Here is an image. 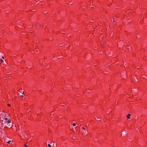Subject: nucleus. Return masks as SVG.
<instances>
[{"label":"nucleus","mask_w":147,"mask_h":147,"mask_svg":"<svg viewBox=\"0 0 147 147\" xmlns=\"http://www.w3.org/2000/svg\"><path fill=\"white\" fill-rule=\"evenodd\" d=\"M73 125L74 126H75L76 125V124L75 123H74L73 124Z\"/></svg>","instance_id":"11"},{"label":"nucleus","mask_w":147,"mask_h":147,"mask_svg":"<svg viewBox=\"0 0 147 147\" xmlns=\"http://www.w3.org/2000/svg\"><path fill=\"white\" fill-rule=\"evenodd\" d=\"M62 117H63L62 116H61H61H59V118H62Z\"/></svg>","instance_id":"12"},{"label":"nucleus","mask_w":147,"mask_h":147,"mask_svg":"<svg viewBox=\"0 0 147 147\" xmlns=\"http://www.w3.org/2000/svg\"><path fill=\"white\" fill-rule=\"evenodd\" d=\"M95 118L98 121H100L101 119L100 118L98 117L97 116H96V117H95Z\"/></svg>","instance_id":"3"},{"label":"nucleus","mask_w":147,"mask_h":147,"mask_svg":"<svg viewBox=\"0 0 147 147\" xmlns=\"http://www.w3.org/2000/svg\"><path fill=\"white\" fill-rule=\"evenodd\" d=\"M0 61L1 63H3V60L2 59H1L0 60Z\"/></svg>","instance_id":"7"},{"label":"nucleus","mask_w":147,"mask_h":147,"mask_svg":"<svg viewBox=\"0 0 147 147\" xmlns=\"http://www.w3.org/2000/svg\"><path fill=\"white\" fill-rule=\"evenodd\" d=\"M81 133L84 136H86L88 134V131L87 130H83L81 131Z\"/></svg>","instance_id":"2"},{"label":"nucleus","mask_w":147,"mask_h":147,"mask_svg":"<svg viewBox=\"0 0 147 147\" xmlns=\"http://www.w3.org/2000/svg\"><path fill=\"white\" fill-rule=\"evenodd\" d=\"M2 58H3V59H4V57H3H3H2Z\"/></svg>","instance_id":"17"},{"label":"nucleus","mask_w":147,"mask_h":147,"mask_svg":"<svg viewBox=\"0 0 147 147\" xmlns=\"http://www.w3.org/2000/svg\"><path fill=\"white\" fill-rule=\"evenodd\" d=\"M21 92L22 94H23L24 93V92L23 91L22 92H22Z\"/></svg>","instance_id":"15"},{"label":"nucleus","mask_w":147,"mask_h":147,"mask_svg":"<svg viewBox=\"0 0 147 147\" xmlns=\"http://www.w3.org/2000/svg\"><path fill=\"white\" fill-rule=\"evenodd\" d=\"M116 20H115V18H113V22H116Z\"/></svg>","instance_id":"6"},{"label":"nucleus","mask_w":147,"mask_h":147,"mask_svg":"<svg viewBox=\"0 0 147 147\" xmlns=\"http://www.w3.org/2000/svg\"><path fill=\"white\" fill-rule=\"evenodd\" d=\"M131 115L129 114H128V115L127 116V119H129L130 118V116Z\"/></svg>","instance_id":"4"},{"label":"nucleus","mask_w":147,"mask_h":147,"mask_svg":"<svg viewBox=\"0 0 147 147\" xmlns=\"http://www.w3.org/2000/svg\"><path fill=\"white\" fill-rule=\"evenodd\" d=\"M126 32H127V31H125V33H126Z\"/></svg>","instance_id":"19"},{"label":"nucleus","mask_w":147,"mask_h":147,"mask_svg":"<svg viewBox=\"0 0 147 147\" xmlns=\"http://www.w3.org/2000/svg\"><path fill=\"white\" fill-rule=\"evenodd\" d=\"M24 146H25L26 147H27V145H26V144H24Z\"/></svg>","instance_id":"14"},{"label":"nucleus","mask_w":147,"mask_h":147,"mask_svg":"<svg viewBox=\"0 0 147 147\" xmlns=\"http://www.w3.org/2000/svg\"><path fill=\"white\" fill-rule=\"evenodd\" d=\"M2 115V114L0 115V119L1 120V122L2 125V126H3V125L5 126V128H12L13 126L12 125L13 123L11 122V120L8 119L7 118H5V115H3V116L5 115L4 118H3V117H2L3 119L1 120V116Z\"/></svg>","instance_id":"1"},{"label":"nucleus","mask_w":147,"mask_h":147,"mask_svg":"<svg viewBox=\"0 0 147 147\" xmlns=\"http://www.w3.org/2000/svg\"><path fill=\"white\" fill-rule=\"evenodd\" d=\"M7 105L8 107H10L11 106L9 104H7Z\"/></svg>","instance_id":"13"},{"label":"nucleus","mask_w":147,"mask_h":147,"mask_svg":"<svg viewBox=\"0 0 147 147\" xmlns=\"http://www.w3.org/2000/svg\"><path fill=\"white\" fill-rule=\"evenodd\" d=\"M22 97H23V96H22Z\"/></svg>","instance_id":"20"},{"label":"nucleus","mask_w":147,"mask_h":147,"mask_svg":"<svg viewBox=\"0 0 147 147\" xmlns=\"http://www.w3.org/2000/svg\"><path fill=\"white\" fill-rule=\"evenodd\" d=\"M11 142V141H9L7 142V143L9 144H10V143Z\"/></svg>","instance_id":"10"},{"label":"nucleus","mask_w":147,"mask_h":147,"mask_svg":"<svg viewBox=\"0 0 147 147\" xmlns=\"http://www.w3.org/2000/svg\"><path fill=\"white\" fill-rule=\"evenodd\" d=\"M48 145L49 147H51V145L50 144H49Z\"/></svg>","instance_id":"8"},{"label":"nucleus","mask_w":147,"mask_h":147,"mask_svg":"<svg viewBox=\"0 0 147 147\" xmlns=\"http://www.w3.org/2000/svg\"><path fill=\"white\" fill-rule=\"evenodd\" d=\"M15 55H13V57H16V56H15Z\"/></svg>","instance_id":"16"},{"label":"nucleus","mask_w":147,"mask_h":147,"mask_svg":"<svg viewBox=\"0 0 147 147\" xmlns=\"http://www.w3.org/2000/svg\"><path fill=\"white\" fill-rule=\"evenodd\" d=\"M86 128H85L84 127H82V129L83 130H86Z\"/></svg>","instance_id":"5"},{"label":"nucleus","mask_w":147,"mask_h":147,"mask_svg":"<svg viewBox=\"0 0 147 147\" xmlns=\"http://www.w3.org/2000/svg\"><path fill=\"white\" fill-rule=\"evenodd\" d=\"M136 36V38H140V36H139V35H138V36Z\"/></svg>","instance_id":"9"},{"label":"nucleus","mask_w":147,"mask_h":147,"mask_svg":"<svg viewBox=\"0 0 147 147\" xmlns=\"http://www.w3.org/2000/svg\"><path fill=\"white\" fill-rule=\"evenodd\" d=\"M61 106H64V105H61Z\"/></svg>","instance_id":"18"}]
</instances>
